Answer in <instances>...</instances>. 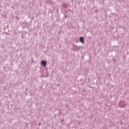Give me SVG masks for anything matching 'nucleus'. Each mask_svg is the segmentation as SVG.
<instances>
[{"label": "nucleus", "instance_id": "nucleus-1", "mask_svg": "<svg viewBox=\"0 0 129 129\" xmlns=\"http://www.w3.org/2000/svg\"><path fill=\"white\" fill-rule=\"evenodd\" d=\"M46 63H47V62H46V61H42L41 62V64H42L44 67H46Z\"/></svg>", "mask_w": 129, "mask_h": 129}, {"label": "nucleus", "instance_id": "nucleus-2", "mask_svg": "<svg viewBox=\"0 0 129 129\" xmlns=\"http://www.w3.org/2000/svg\"><path fill=\"white\" fill-rule=\"evenodd\" d=\"M80 41H81V42H82L83 43H84V38H83V37H81V38H80Z\"/></svg>", "mask_w": 129, "mask_h": 129}]
</instances>
